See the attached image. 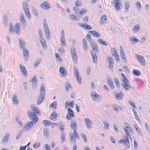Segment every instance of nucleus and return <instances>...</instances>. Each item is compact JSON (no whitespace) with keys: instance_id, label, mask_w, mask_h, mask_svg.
<instances>
[{"instance_id":"nucleus-46","label":"nucleus","mask_w":150,"mask_h":150,"mask_svg":"<svg viewBox=\"0 0 150 150\" xmlns=\"http://www.w3.org/2000/svg\"><path fill=\"white\" fill-rule=\"evenodd\" d=\"M59 128L60 130H64V125L62 122H60L59 123Z\"/></svg>"},{"instance_id":"nucleus-25","label":"nucleus","mask_w":150,"mask_h":150,"mask_svg":"<svg viewBox=\"0 0 150 150\" xmlns=\"http://www.w3.org/2000/svg\"><path fill=\"white\" fill-rule=\"evenodd\" d=\"M20 21L22 24H25L26 21L25 19L24 15L23 13H21L20 14Z\"/></svg>"},{"instance_id":"nucleus-13","label":"nucleus","mask_w":150,"mask_h":150,"mask_svg":"<svg viewBox=\"0 0 150 150\" xmlns=\"http://www.w3.org/2000/svg\"><path fill=\"white\" fill-rule=\"evenodd\" d=\"M23 49V54L24 59L27 61L29 56V52L28 50L25 47L22 49Z\"/></svg>"},{"instance_id":"nucleus-48","label":"nucleus","mask_w":150,"mask_h":150,"mask_svg":"<svg viewBox=\"0 0 150 150\" xmlns=\"http://www.w3.org/2000/svg\"><path fill=\"white\" fill-rule=\"evenodd\" d=\"M98 41L99 43L103 45H104L107 46H108V44L106 43L105 42L103 41V40L100 38L98 39Z\"/></svg>"},{"instance_id":"nucleus-23","label":"nucleus","mask_w":150,"mask_h":150,"mask_svg":"<svg viewBox=\"0 0 150 150\" xmlns=\"http://www.w3.org/2000/svg\"><path fill=\"white\" fill-rule=\"evenodd\" d=\"M74 105V101H66L65 103V108H67L68 107H69L71 108H73Z\"/></svg>"},{"instance_id":"nucleus-33","label":"nucleus","mask_w":150,"mask_h":150,"mask_svg":"<svg viewBox=\"0 0 150 150\" xmlns=\"http://www.w3.org/2000/svg\"><path fill=\"white\" fill-rule=\"evenodd\" d=\"M107 16L106 15L102 16L100 20V23L101 24H104L107 22Z\"/></svg>"},{"instance_id":"nucleus-52","label":"nucleus","mask_w":150,"mask_h":150,"mask_svg":"<svg viewBox=\"0 0 150 150\" xmlns=\"http://www.w3.org/2000/svg\"><path fill=\"white\" fill-rule=\"evenodd\" d=\"M31 10H32V12H33V13L36 16H38V13L37 11L34 7H31Z\"/></svg>"},{"instance_id":"nucleus-56","label":"nucleus","mask_w":150,"mask_h":150,"mask_svg":"<svg viewBox=\"0 0 150 150\" xmlns=\"http://www.w3.org/2000/svg\"><path fill=\"white\" fill-rule=\"evenodd\" d=\"M42 122L43 124L45 126L47 125H49L51 124L50 121L48 120H44Z\"/></svg>"},{"instance_id":"nucleus-42","label":"nucleus","mask_w":150,"mask_h":150,"mask_svg":"<svg viewBox=\"0 0 150 150\" xmlns=\"http://www.w3.org/2000/svg\"><path fill=\"white\" fill-rule=\"evenodd\" d=\"M134 126L138 134L140 136H142V132L140 130V128L136 125H134Z\"/></svg>"},{"instance_id":"nucleus-29","label":"nucleus","mask_w":150,"mask_h":150,"mask_svg":"<svg viewBox=\"0 0 150 150\" xmlns=\"http://www.w3.org/2000/svg\"><path fill=\"white\" fill-rule=\"evenodd\" d=\"M107 79V82L110 87L111 88L113 89L114 88V86L112 78H110L108 79Z\"/></svg>"},{"instance_id":"nucleus-26","label":"nucleus","mask_w":150,"mask_h":150,"mask_svg":"<svg viewBox=\"0 0 150 150\" xmlns=\"http://www.w3.org/2000/svg\"><path fill=\"white\" fill-rule=\"evenodd\" d=\"M18 41L20 48L22 49L25 48L24 46L25 45V43L23 39L21 38H19Z\"/></svg>"},{"instance_id":"nucleus-6","label":"nucleus","mask_w":150,"mask_h":150,"mask_svg":"<svg viewBox=\"0 0 150 150\" xmlns=\"http://www.w3.org/2000/svg\"><path fill=\"white\" fill-rule=\"evenodd\" d=\"M68 112L66 115V118L68 120H70L75 116V114L72 110L70 108H67Z\"/></svg>"},{"instance_id":"nucleus-61","label":"nucleus","mask_w":150,"mask_h":150,"mask_svg":"<svg viewBox=\"0 0 150 150\" xmlns=\"http://www.w3.org/2000/svg\"><path fill=\"white\" fill-rule=\"evenodd\" d=\"M50 106L53 107L54 109L56 108L57 102L56 101H54V102L52 103L50 105Z\"/></svg>"},{"instance_id":"nucleus-30","label":"nucleus","mask_w":150,"mask_h":150,"mask_svg":"<svg viewBox=\"0 0 150 150\" xmlns=\"http://www.w3.org/2000/svg\"><path fill=\"white\" fill-rule=\"evenodd\" d=\"M125 134L126 137H125L124 139L128 144H129V139H132L131 136L130 135L129 132H126Z\"/></svg>"},{"instance_id":"nucleus-40","label":"nucleus","mask_w":150,"mask_h":150,"mask_svg":"<svg viewBox=\"0 0 150 150\" xmlns=\"http://www.w3.org/2000/svg\"><path fill=\"white\" fill-rule=\"evenodd\" d=\"M9 136V133H6L3 139V141L6 142H7L8 140Z\"/></svg>"},{"instance_id":"nucleus-21","label":"nucleus","mask_w":150,"mask_h":150,"mask_svg":"<svg viewBox=\"0 0 150 150\" xmlns=\"http://www.w3.org/2000/svg\"><path fill=\"white\" fill-rule=\"evenodd\" d=\"M70 125L71 128L73 130L76 129V122L75 120H71Z\"/></svg>"},{"instance_id":"nucleus-55","label":"nucleus","mask_w":150,"mask_h":150,"mask_svg":"<svg viewBox=\"0 0 150 150\" xmlns=\"http://www.w3.org/2000/svg\"><path fill=\"white\" fill-rule=\"evenodd\" d=\"M77 81V82L79 84H81V77H80L79 75L77 76H75Z\"/></svg>"},{"instance_id":"nucleus-12","label":"nucleus","mask_w":150,"mask_h":150,"mask_svg":"<svg viewBox=\"0 0 150 150\" xmlns=\"http://www.w3.org/2000/svg\"><path fill=\"white\" fill-rule=\"evenodd\" d=\"M120 52L121 58L122 59L123 61L125 62L126 61V58L124 50L122 46L120 47Z\"/></svg>"},{"instance_id":"nucleus-53","label":"nucleus","mask_w":150,"mask_h":150,"mask_svg":"<svg viewBox=\"0 0 150 150\" xmlns=\"http://www.w3.org/2000/svg\"><path fill=\"white\" fill-rule=\"evenodd\" d=\"M86 10H85L84 9H82L81 10L79 11V14L80 16H79V17H81L82 15L83 14L86 13Z\"/></svg>"},{"instance_id":"nucleus-57","label":"nucleus","mask_w":150,"mask_h":150,"mask_svg":"<svg viewBox=\"0 0 150 150\" xmlns=\"http://www.w3.org/2000/svg\"><path fill=\"white\" fill-rule=\"evenodd\" d=\"M70 136L71 137V141L73 142L74 141L75 142L76 141L75 137L74 136H73V134L72 133L70 134Z\"/></svg>"},{"instance_id":"nucleus-41","label":"nucleus","mask_w":150,"mask_h":150,"mask_svg":"<svg viewBox=\"0 0 150 150\" xmlns=\"http://www.w3.org/2000/svg\"><path fill=\"white\" fill-rule=\"evenodd\" d=\"M69 17L72 20L75 21L79 20V18L77 16H76L73 14H71L69 16Z\"/></svg>"},{"instance_id":"nucleus-17","label":"nucleus","mask_w":150,"mask_h":150,"mask_svg":"<svg viewBox=\"0 0 150 150\" xmlns=\"http://www.w3.org/2000/svg\"><path fill=\"white\" fill-rule=\"evenodd\" d=\"M95 53H97L98 52V47L96 43L92 42L90 43Z\"/></svg>"},{"instance_id":"nucleus-60","label":"nucleus","mask_w":150,"mask_h":150,"mask_svg":"<svg viewBox=\"0 0 150 150\" xmlns=\"http://www.w3.org/2000/svg\"><path fill=\"white\" fill-rule=\"evenodd\" d=\"M129 6V3L127 2H126L125 4V8L127 10H125L126 11H127L128 10Z\"/></svg>"},{"instance_id":"nucleus-18","label":"nucleus","mask_w":150,"mask_h":150,"mask_svg":"<svg viewBox=\"0 0 150 150\" xmlns=\"http://www.w3.org/2000/svg\"><path fill=\"white\" fill-rule=\"evenodd\" d=\"M136 58L137 59L138 61L142 65H145V59L144 57L141 55H139V54H137L136 57Z\"/></svg>"},{"instance_id":"nucleus-22","label":"nucleus","mask_w":150,"mask_h":150,"mask_svg":"<svg viewBox=\"0 0 150 150\" xmlns=\"http://www.w3.org/2000/svg\"><path fill=\"white\" fill-rule=\"evenodd\" d=\"M141 26L139 25H135L132 30V32L133 33H137L140 29Z\"/></svg>"},{"instance_id":"nucleus-24","label":"nucleus","mask_w":150,"mask_h":150,"mask_svg":"<svg viewBox=\"0 0 150 150\" xmlns=\"http://www.w3.org/2000/svg\"><path fill=\"white\" fill-rule=\"evenodd\" d=\"M129 40L131 44H134L139 41V40L138 39L134 37H130Z\"/></svg>"},{"instance_id":"nucleus-64","label":"nucleus","mask_w":150,"mask_h":150,"mask_svg":"<svg viewBox=\"0 0 150 150\" xmlns=\"http://www.w3.org/2000/svg\"><path fill=\"white\" fill-rule=\"evenodd\" d=\"M44 148L45 149V150H50V146H48L47 144L44 145Z\"/></svg>"},{"instance_id":"nucleus-20","label":"nucleus","mask_w":150,"mask_h":150,"mask_svg":"<svg viewBox=\"0 0 150 150\" xmlns=\"http://www.w3.org/2000/svg\"><path fill=\"white\" fill-rule=\"evenodd\" d=\"M80 26L83 29H85L87 30H90L92 29V27L86 23H83L82 24L80 25Z\"/></svg>"},{"instance_id":"nucleus-34","label":"nucleus","mask_w":150,"mask_h":150,"mask_svg":"<svg viewBox=\"0 0 150 150\" xmlns=\"http://www.w3.org/2000/svg\"><path fill=\"white\" fill-rule=\"evenodd\" d=\"M40 40V43L44 49H46L47 48L46 43L45 40L43 38Z\"/></svg>"},{"instance_id":"nucleus-36","label":"nucleus","mask_w":150,"mask_h":150,"mask_svg":"<svg viewBox=\"0 0 150 150\" xmlns=\"http://www.w3.org/2000/svg\"><path fill=\"white\" fill-rule=\"evenodd\" d=\"M41 61V58H39L37 59L36 61L35 62L34 65V68H36L38 66V65L40 63Z\"/></svg>"},{"instance_id":"nucleus-9","label":"nucleus","mask_w":150,"mask_h":150,"mask_svg":"<svg viewBox=\"0 0 150 150\" xmlns=\"http://www.w3.org/2000/svg\"><path fill=\"white\" fill-rule=\"evenodd\" d=\"M19 67L22 75L24 77H27L28 76L27 71L25 67L22 64H19Z\"/></svg>"},{"instance_id":"nucleus-35","label":"nucleus","mask_w":150,"mask_h":150,"mask_svg":"<svg viewBox=\"0 0 150 150\" xmlns=\"http://www.w3.org/2000/svg\"><path fill=\"white\" fill-rule=\"evenodd\" d=\"M91 94L93 99L94 100H96L99 96V95L97 93L94 91L92 92Z\"/></svg>"},{"instance_id":"nucleus-27","label":"nucleus","mask_w":150,"mask_h":150,"mask_svg":"<svg viewBox=\"0 0 150 150\" xmlns=\"http://www.w3.org/2000/svg\"><path fill=\"white\" fill-rule=\"evenodd\" d=\"M45 33L47 39H50V32L49 27L44 28Z\"/></svg>"},{"instance_id":"nucleus-49","label":"nucleus","mask_w":150,"mask_h":150,"mask_svg":"<svg viewBox=\"0 0 150 150\" xmlns=\"http://www.w3.org/2000/svg\"><path fill=\"white\" fill-rule=\"evenodd\" d=\"M135 6L136 8L139 10H141L142 8L141 5L139 1H137L135 4Z\"/></svg>"},{"instance_id":"nucleus-58","label":"nucleus","mask_w":150,"mask_h":150,"mask_svg":"<svg viewBox=\"0 0 150 150\" xmlns=\"http://www.w3.org/2000/svg\"><path fill=\"white\" fill-rule=\"evenodd\" d=\"M23 9L28 8V3L26 1H23Z\"/></svg>"},{"instance_id":"nucleus-31","label":"nucleus","mask_w":150,"mask_h":150,"mask_svg":"<svg viewBox=\"0 0 150 150\" xmlns=\"http://www.w3.org/2000/svg\"><path fill=\"white\" fill-rule=\"evenodd\" d=\"M91 53L92 55L93 62L94 63L96 62L97 61V57L96 53L92 51H91Z\"/></svg>"},{"instance_id":"nucleus-11","label":"nucleus","mask_w":150,"mask_h":150,"mask_svg":"<svg viewBox=\"0 0 150 150\" xmlns=\"http://www.w3.org/2000/svg\"><path fill=\"white\" fill-rule=\"evenodd\" d=\"M41 8L45 10H47L50 7V4L48 1H45L43 2L40 5Z\"/></svg>"},{"instance_id":"nucleus-43","label":"nucleus","mask_w":150,"mask_h":150,"mask_svg":"<svg viewBox=\"0 0 150 150\" xmlns=\"http://www.w3.org/2000/svg\"><path fill=\"white\" fill-rule=\"evenodd\" d=\"M83 48L85 50H87L88 49V47L87 46V42L86 40L85 39L83 40Z\"/></svg>"},{"instance_id":"nucleus-51","label":"nucleus","mask_w":150,"mask_h":150,"mask_svg":"<svg viewBox=\"0 0 150 150\" xmlns=\"http://www.w3.org/2000/svg\"><path fill=\"white\" fill-rule=\"evenodd\" d=\"M65 87L66 91H68L71 87L70 84L69 82H66Z\"/></svg>"},{"instance_id":"nucleus-4","label":"nucleus","mask_w":150,"mask_h":150,"mask_svg":"<svg viewBox=\"0 0 150 150\" xmlns=\"http://www.w3.org/2000/svg\"><path fill=\"white\" fill-rule=\"evenodd\" d=\"M71 57L73 62L76 64L77 62V56L74 47L71 46L70 47Z\"/></svg>"},{"instance_id":"nucleus-38","label":"nucleus","mask_w":150,"mask_h":150,"mask_svg":"<svg viewBox=\"0 0 150 150\" xmlns=\"http://www.w3.org/2000/svg\"><path fill=\"white\" fill-rule=\"evenodd\" d=\"M14 28L13 25L11 23L10 24L9 28L8 29L9 33L10 34H12L14 32Z\"/></svg>"},{"instance_id":"nucleus-54","label":"nucleus","mask_w":150,"mask_h":150,"mask_svg":"<svg viewBox=\"0 0 150 150\" xmlns=\"http://www.w3.org/2000/svg\"><path fill=\"white\" fill-rule=\"evenodd\" d=\"M60 134L61 135V138L62 139V142H64L65 141V134L63 132H61L60 133Z\"/></svg>"},{"instance_id":"nucleus-32","label":"nucleus","mask_w":150,"mask_h":150,"mask_svg":"<svg viewBox=\"0 0 150 150\" xmlns=\"http://www.w3.org/2000/svg\"><path fill=\"white\" fill-rule=\"evenodd\" d=\"M30 82H32L33 86V87H36L37 84V79L35 75L33 76L32 81H30Z\"/></svg>"},{"instance_id":"nucleus-10","label":"nucleus","mask_w":150,"mask_h":150,"mask_svg":"<svg viewBox=\"0 0 150 150\" xmlns=\"http://www.w3.org/2000/svg\"><path fill=\"white\" fill-rule=\"evenodd\" d=\"M107 60L109 63V68L110 71H112L113 70V64L114 63L112 58L111 57L108 56L107 58Z\"/></svg>"},{"instance_id":"nucleus-39","label":"nucleus","mask_w":150,"mask_h":150,"mask_svg":"<svg viewBox=\"0 0 150 150\" xmlns=\"http://www.w3.org/2000/svg\"><path fill=\"white\" fill-rule=\"evenodd\" d=\"M74 76L79 75L78 69L76 66H74Z\"/></svg>"},{"instance_id":"nucleus-7","label":"nucleus","mask_w":150,"mask_h":150,"mask_svg":"<svg viewBox=\"0 0 150 150\" xmlns=\"http://www.w3.org/2000/svg\"><path fill=\"white\" fill-rule=\"evenodd\" d=\"M113 4L115 5V8L116 11H118L121 9V4L120 0H114Z\"/></svg>"},{"instance_id":"nucleus-19","label":"nucleus","mask_w":150,"mask_h":150,"mask_svg":"<svg viewBox=\"0 0 150 150\" xmlns=\"http://www.w3.org/2000/svg\"><path fill=\"white\" fill-rule=\"evenodd\" d=\"M59 71L63 76L65 77L67 76V73L65 69L62 67H60L59 69Z\"/></svg>"},{"instance_id":"nucleus-3","label":"nucleus","mask_w":150,"mask_h":150,"mask_svg":"<svg viewBox=\"0 0 150 150\" xmlns=\"http://www.w3.org/2000/svg\"><path fill=\"white\" fill-rule=\"evenodd\" d=\"M122 76L123 77L122 81L123 83H121L122 85L126 91H129L130 88H132V86L129 84V81L127 79L125 74H122Z\"/></svg>"},{"instance_id":"nucleus-5","label":"nucleus","mask_w":150,"mask_h":150,"mask_svg":"<svg viewBox=\"0 0 150 150\" xmlns=\"http://www.w3.org/2000/svg\"><path fill=\"white\" fill-rule=\"evenodd\" d=\"M33 121H30L27 122L24 125L23 128V131H28L32 129L33 126Z\"/></svg>"},{"instance_id":"nucleus-2","label":"nucleus","mask_w":150,"mask_h":150,"mask_svg":"<svg viewBox=\"0 0 150 150\" xmlns=\"http://www.w3.org/2000/svg\"><path fill=\"white\" fill-rule=\"evenodd\" d=\"M45 90L44 83H42L40 89V94L39 97L37 98V104L39 105L40 104L44 99L45 93Z\"/></svg>"},{"instance_id":"nucleus-28","label":"nucleus","mask_w":150,"mask_h":150,"mask_svg":"<svg viewBox=\"0 0 150 150\" xmlns=\"http://www.w3.org/2000/svg\"><path fill=\"white\" fill-rule=\"evenodd\" d=\"M12 100L13 104H18V100L17 98V95L15 93H14L13 95Z\"/></svg>"},{"instance_id":"nucleus-14","label":"nucleus","mask_w":150,"mask_h":150,"mask_svg":"<svg viewBox=\"0 0 150 150\" xmlns=\"http://www.w3.org/2000/svg\"><path fill=\"white\" fill-rule=\"evenodd\" d=\"M84 122L88 129L91 128L92 123L90 119L88 117H86L84 119Z\"/></svg>"},{"instance_id":"nucleus-16","label":"nucleus","mask_w":150,"mask_h":150,"mask_svg":"<svg viewBox=\"0 0 150 150\" xmlns=\"http://www.w3.org/2000/svg\"><path fill=\"white\" fill-rule=\"evenodd\" d=\"M117 91H115L114 92V94L117 100H119L122 99L123 96V94L122 92L120 93H117Z\"/></svg>"},{"instance_id":"nucleus-47","label":"nucleus","mask_w":150,"mask_h":150,"mask_svg":"<svg viewBox=\"0 0 150 150\" xmlns=\"http://www.w3.org/2000/svg\"><path fill=\"white\" fill-rule=\"evenodd\" d=\"M104 128L106 130H108L109 129V125L107 122H103Z\"/></svg>"},{"instance_id":"nucleus-44","label":"nucleus","mask_w":150,"mask_h":150,"mask_svg":"<svg viewBox=\"0 0 150 150\" xmlns=\"http://www.w3.org/2000/svg\"><path fill=\"white\" fill-rule=\"evenodd\" d=\"M57 114L56 112H53L52 114H51L50 117L52 120H56L57 118Z\"/></svg>"},{"instance_id":"nucleus-59","label":"nucleus","mask_w":150,"mask_h":150,"mask_svg":"<svg viewBox=\"0 0 150 150\" xmlns=\"http://www.w3.org/2000/svg\"><path fill=\"white\" fill-rule=\"evenodd\" d=\"M7 18L5 16H4L3 18V22L6 25L8 24Z\"/></svg>"},{"instance_id":"nucleus-1","label":"nucleus","mask_w":150,"mask_h":150,"mask_svg":"<svg viewBox=\"0 0 150 150\" xmlns=\"http://www.w3.org/2000/svg\"><path fill=\"white\" fill-rule=\"evenodd\" d=\"M31 107L34 112H30L28 110L27 112L29 117L33 120V122L35 124L38 120V117L36 114L38 115L40 112L36 106L33 104L31 105Z\"/></svg>"},{"instance_id":"nucleus-8","label":"nucleus","mask_w":150,"mask_h":150,"mask_svg":"<svg viewBox=\"0 0 150 150\" xmlns=\"http://www.w3.org/2000/svg\"><path fill=\"white\" fill-rule=\"evenodd\" d=\"M61 45L62 47L65 46L66 45V42L64 38V32L63 29H62L61 30Z\"/></svg>"},{"instance_id":"nucleus-37","label":"nucleus","mask_w":150,"mask_h":150,"mask_svg":"<svg viewBox=\"0 0 150 150\" xmlns=\"http://www.w3.org/2000/svg\"><path fill=\"white\" fill-rule=\"evenodd\" d=\"M91 33L92 35H94L95 37H100V34L97 32L95 30L90 31L89 32Z\"/></svg>"},{"instance_id":"nucleus-45","label":"nucleus","mask_w":150,"mask_h":150,"mask_svg":"<svg viewBox=\"0 0 150 150\" xmlns=\"http://www.w3.org/2000/svg\"><path fill=\"white\" fill-rule=\"evenodd\" d=\"M133 74L135 76H139L141 75V73L140 71H139L136 70L134 69L133 70Z\"/></svg>"},{"instance_id":"nucleus-63","label":"nucleus","mask_w":150,"mask_h":150,"mask_svg":"<svg viewBox=\"0 0 150 150\" xmlns=\"http://www.w3.org/2000/svg\"><path fill=\"white\" fill-rule=\"evenodd\" d=\"M59 51L61 54H64L65 51L63 48L59 47Z\"/></svg>"},{"instance_id":"nucleus-62","label":"nucleus","mask_w":150,"mask_h":150,"mask_svg":"<svg viewBox=\"0 0 150 150\" xmlns=\"http://www.w3.org/2000/svg\"><path fill=\"white\" fill-rule=\"evenodd\" d=\"M86 39H87L90 42H91L92 41V37L89 34H87L86 35Z\"/></svg>"},{"instance_id":"nucleus-50","label":"nucleus","mask_w":150,"mask_h":150,"mask_svg":"<svg viewBox=\"0 0 150 150\" xmlns=\"http://www.w3.org/2000/svg\"><path fill=\"white\" fill-rule=\"evenodd\" d=\"M43 134L46 137H48L49 133H48V130L47 128H45L43 130Z\"/></svg>"},{"instance_id":"nucleus-15","label":"nucleus","mask_w":150,"mask_h":150,"mask_svg":"<svg viewBox=\"0 0 150 150\" xmlns=\"http://www.w3.org/2000/svg\"><path fill=\"white\" fill-rule=\"evenodd\" d=\"M14 31L15 33L19 35L20 33V23H17L14 25Z\"/></svg>"}]
</instances>
